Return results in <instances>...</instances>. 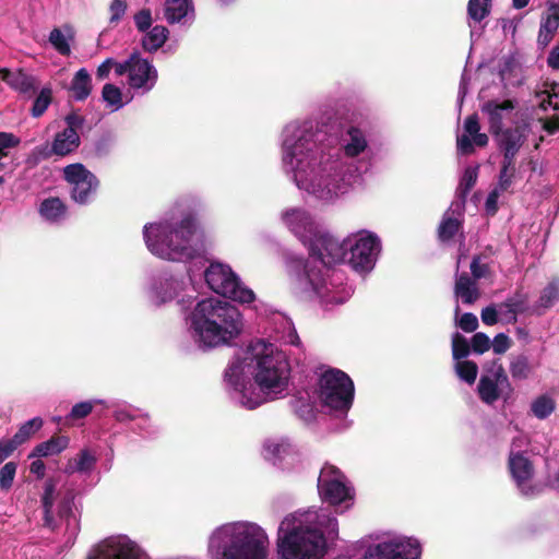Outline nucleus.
Returning <instances> with one entry per match:
<instances>
[{
	"label": "nucleus",
	"mask_w": 559,
	"mask_h": 559,
	"mask_svg": "<svg viewBox=\"0 0 559 559\" xmlns=\"http://www.w3.org/2000/svg\"><path fill=\"white\" fill-rule=\"evenodd\" d=\"M133 20L135 27L140 33H144L153 27V16L150 9L140 10L134 14Z\"/></svg>",
	"instance_id": "54"
},
{
	"label": "nucleus",
	"mask_w": 559,
	"mask_h": 559,
	"mask_svg": "<svg viewBox=\"0 0 559 559\" xmlns=\"http://www.w3.org/2000/svg\"><path fill=\"white\" fill-rule=\"evenodd\" d=\"M169 37V31L163 25H155L143 33L141 46L144 51L153 53L164 46Z\"/></svg>",
	"instance_id": "31"
},
{
	"label": "nucleus",
	"mask_w": 559,
	"mask_h": 559,
	"mask_svg": "<svg viewBox=\"0 0 559 559\" xmlns=\"http://www.w3.org/2000/svg\"><path fill=\"white\" fill-rule=\"evenodd\" d=\"M187 331L201 350L229 346L243 329L240 311L226 300L210 297L197 302L186 317Z\"/></svg>",
	"instance_id": "6"
},
{
	"label": "nucleus",
	"mask_w": 559,
	"mask_h": 559,
	"mask_svg": "<svg viewBox=\"0 0 559 559\" xmlns=\"http://www.w3.org/2000/svg\"><path fill=\"white\" fill-rule=\"evenodd\" d=\"M337 537L338 522L329 510H298L278 525L277 554L280 559H324Z\"/></svg>",
	"instance_id": "4"
},
{
	"label": "nucleus",
	"mask_w": 559,
	"mask_h": 559,
	"mask_svg": "<svg viewBox=\"0 0 559 559\" xmlns=\"http://www.w3.org/2000/svg\"><path fill=\"white\" fill-rule=\"evenodd\" d=\"M452 214H454L451 211ZM460 216L457 213H455ZM461 223L457 217L450 216V210L445 213L439 226V238L442 241L450 240L460 229Z\"/></svg>",
	"instance_id": "44"
},
{
	"label": "nucleus",
	"mask_w": 559,
	"mask_h": 559,
	"mask_svg": "<svg viewBox=\"0 0 559 559\" xmlns=\"http://www.w3.org/2000/svg\"><path fill=\"white\" fill-rule=\"evenodd\" d=\"M114 416L118 421L139 420L143 423V425L139 424V428L141 430H144L145 425L148 423V417L146 415H141L138 409L128 405L117 407Z\"/></svg>",
	"instance_id": "45"
},
{
	"label": "nucleus",
	"mask_w": 559,
	"mask_h": 559,
	"mask_svg": "<svg viewBox=\"0 0 559 559\" xmlns=\"http://www.w3.org/2000/svg\"><path fill=\"white\" fill-rule=\"evenodd\" d=\"M511 346L510 337L504 333H499L492 341V349L496 354H504Z\"/></svg>",
	"instance_id": "57"
},
{
	"label": "nucleus",
	"mask_w": 559,
	"mask_h": 559,
	"mask_svg": "<svg viewBox=\"0 0 559 559\" xmlns=\"http://www.w3.org/2000/svg\"><path fill=\"white\" fill-rule=\"evenodd\" d=\"M39 212L47 221L57 222L64 216L66 206L59 198H49L41 202Z\"/></svg>",
	"instance_id": "41"
},
{
	"label": "nucleus",
	"mask_w": 559,
	"mask_h": 559,
	"mask_svg": "<svg viewBox=\"0 0 559 559\" xmlns=\"http://www.w3.org/2000/svg\"><path fill=\"white\" fill-rule=\"evenodd\" d=\"M559 301V281H551L542 292L538 300L532 306V314L542 316Z\"/></svg>",
	"instance_id": "33"
},
{
	"label": "nucleus",
	"mask_w": 559,
	"mask_h": 559,
	"mask_svg": "<svg viewBox=\"0 0 559 559\" xmlns=\"http://www.w3.org/2000/svg\"><path fill=\"white\" fill-rule=\"evenodd\" d=\"M69 438L66 436L52 437L49 440L37 444L28 457H47L57 455L69 445Z\"/></svg>",
	"instance_id": "34"
},
{
	"label": "nucleus",
	"mask_w": 559,
	"mask_h": 559,
	"mask_svg": "<svg viewBox=\"0 0 559 559\" xmlns=\"http://www.w3.org/2000/svg\"><path fill=\"white\" fill-rule=\"evenodd\" d=\"M204 278L214 293L236 302L250 304L255 299L254 292L226 263L211 262L204 272Z\"/></svg>",
	"instance_id": "9"
},
{
	"label": "nucleus",
	"mask_w": 559,
	"mask_h": 559,
	"mask_svg": "<svg viewBox=\"0 0 559 559\" xmlns=\"http://www.w3.org/2000/svg\"><path fill=\"white\" fill-rule=\"evenodd\" d=\"M88 559H148L140 546L126 535L110 536L100 542Z\"/></svg>",
	"instance_id": "15"
},
{
	"label": "nucleus",
	"mask_w": 559,
	"mask_h": 559,
	"mask_svg": "<svg viewBox=\"0 0 559 559\" xmlns=\"http://www.w3.org/2000/svg\"><path fill=\"white\" fill-rule=\"evenodd\" d=\"M64 121L67 123L66 129H70L79 133V130L83 128L85 122L84 117L79 115L78 112H70L64 117Z\"/></svg>",
	"instance_id": "62"
},
{
	"label": "nucleus",
	"mask_w": 559,
	"mask_h": 559,
	"mask_svg": "<svg viewBox=\"0 0 559 559\" xmlns=\"http://www.w3.org/2000/svg\"><path fill=\"white\" fill-rule=\"evenodd\" d=\"M56 500V481L48 479L45 483L44 493L41 497V503L45 513V524L52 530L56 527V523L52 516V508Z\"/></svg>",
	"instance_id": "38"
},
{
	"label": "nucleus",
	"mask_w": 559,
	"mask_h": 559,
	"mask_svg": "<svg viewBox=\"0 0 559 559\" xmlns=\"http://www.w3.org/2000/svg\"><path fill=\"white\" fill-rule=\"evenodd\" d=\"M283 224L306 246L314 247L316 237L323 227L304 207H289L282 212Z\"/></svg>",
	"instance_id": "14"
},
{
	"label": "nucleus",
	"mask_w": 559,
	"mask_h": 559,
	"mask_svg": "<svg viewBox=\"0 0 559 559\" xmlns=\"http://www.w3.org/2000/svg\"><path fill=\"white\" fill-rule=\"evenodd\" d=\"M63 177L70 187L72 200L78 204H87L94 198L99 180L83 164H70L63 168Z\"/></svg>",
	"instance_id": "13"
},
{
	"label": "nucleus",
	"mask_w": 559,
	"mask_h": 559,
	"mask_svg": "<svg viewBox=\"0 0 559 559\" xmlns=\"http://www.w3.org/2000/svg\"><path fill=\"white\" fill-rule=\"evenodd\" d=\"M270 539L252 521H230L216 526L207 536L209 559H266Z\"/></svg>",
	"instance_id": "7"
},
{
	"label": "nucleus",
	"mask_w": 559,
	"mask_h": 559,
	"mask_svg": "<svg viewBox=\"0 0 559 559\" xmlns=\"http://www.w3.org/2000/svg\"><path fill=\"white\" fill-rule=\"evenodd\" d=\"M454 294L460 298L463 304L472 305L479 297V290L476 281L471 278L467 274L463 273L456 276Z\"/></svg>",
	"instance_id": "32"
},
{
	"label": "nucleus",
	"mask_w": 559,
	"mask_h": 559,
	"mask_svg": "<svg viewBox=\"0 0 559 559\" xmlns=\"http://www.w3.org/2000/svg\"><path fill=\"white\" fill-rule=\"evenodd\" d=\"M74 32L73 28L64 24L61 27H55L49 34V43L61 56H70L71 53V41L73 40Z\"/></svg>",
	"instance_id": "30"
},
{
	"label": "nucleus",
	"mask_w": 559,
	"mask_h": 559,
	"mask_svg": "<svg viewBox=\"0 0 559 559\" xmlns=\"http://www.w3.org/2000/svg\"><path fill=\"white\" fill-rule=\"evenodd\" d=\"M347 246L346 260L350 266L360 273L370 272L381 251V240L372 231L359 230L345 238Z\"/></svg>",
	"instance_id": "11"
},
{
	"label": "nucleus",
	"mask_w": 559,
	"mask_h": 559,
	"mask_svg": "<svg viewBox=\"0 0 559 559\" xmlns=\"http://www.w3.org/2000/svg\"><path fill=\"white\" fill-rule=\"evenodd\" d=\"M353 552V556L336 559H356L358 548L354 547ZM420 556L421 546L417 539L395 537L368 547L361 559H420Z\"/></svg>",
	"instance_id": "12"
},
{
	"label": "nucleus",
	"mask_w": 559,
	"mask_h": 559,
	"mask_svg": "<svg viewBox=\"0 0 559 559\" xmlns=\"http://www.w3.org/2000/svg\"><path fill=\"white\" fill-rule=\"evenodd\" d=\"M163 14L169 24L190 26L195 20L193 2H165Z\"/></svg>",
	"instance_id": "22"
},
{
	"label": "nucleus",
	"mask_w": 559,
	"mask_h": 559,
	"mask_svg": "<svg viewBox=\"0 0 559 559\" xmlns=\"http://www.w3.org/2000/svg\"><path fill=\"white\" fill-rule=\"evenodd\" d=\"M97 405H104L108 407L107 402L100 399H93L88 401H82L74 404L67 415L66 420L73 424L78 420L86 418Z\"/></svg>",
	"instance_id": "39"
},
{
	"label": "nucleus",
	"mask_w": 559,
	"mask_h": 559,
	"mask_svg": "<svg viewBox=\"0 0 559 559\" xmlns=\"http://www.w3.org/2000/svg\"><path fill=\"white\" fill-rule=\"evenodd\" d=\"M157 78V70L152 62L142 58L139 53L131 55V69L128 79L130 88L144 95L153 90Z\"/></svg>",
	"instance_id": "18"
},
{
	"label": "nucleus",
	"mask_w": 559,
	"mask_h": 559,
	"mask_svg": "<svg viewBox=\"0 0 559 559\" xmlns=\"http://www.w3.org/2000/svg\"><path fill=\"white\" fill-rule=\"evenodd\" d=\"M559 27V3H552L542 16L538 33V44L546 47L554 38Z\"/></svg>",
	"instance_id": "27"
},
{
	"label": "nucleus",
	"mask_w": 559,
	"mask_h": 559,
	"mask_svg": "<svg viewBox=\"0 0 559 559\" xmlns=\"http://www.w3.org/2000/svg\"><path fill=\"white\" fill-rule=\"evenodd\" d=\"M80 144L81 139L78 132L63 129L55 134L48 155L68 156L75 152Z\"/></svg>",
	"instance_id": "24"
},
{
	"label": "nucleus",
	"mask_w": 559,
	"mask_h": 559,
	"mask_svg": "<svg viewBox=\"0 0 559 559\" xmlns=\"http://www.w3.org/2000/svg\"><path fill=\"white\" fill-rule=\"evenodd\" d=\"M368 153L366 131L354 124L338 138L314 117L292 120L282 130V170L305 200L320 206L334 205L349 192Z\"/></svg>",
	"instance_id": "1"
},
{
	"label": "nucleus",
	"mask_w": 559,
	"mask_h": 559,
	"mask_svg": "<svg viewBox=\"0 0 559 559\" xmlns=\"http://www.w3.org/2000/svg\"><path fill=\"white\" fill-rule=\"evenodd\" d=\"M469 354V345L465 337L455 333L452 337V355L455 360H461Z\"/></svg>",
	"instance_id": "51"
},
{
	"label": "nucleus",
	"mask_w": 559,
	"mask_h": 559,
	"mask_svg": "<svg viewBox=\"0 0 559 559\" xmlns=\"http://www.w3.org/2000/svg\"><path fill=\"white\" fill-rule=\"evenodd\" d=\"M70 91L75 100L86 99L92 91V78L85 68H81L74 74Z\"/></svg>",
	"instance_id": "37"
},
{
	"label": "nucleus",
	"mask_w": 559,
	"mask_h": 559,
	"mask_svg": "<svg viewBox=\"0 0 559 559\" xmlns=\"http://www.w3.org/2000/svg\"><path fill=\"white\" fill-rule=\"evenodd\" d=\"M555 401L548 395H540L531 404V411L538 419H545L555 411Z\"/></svg>",
	"instance_id": "43"
},
{
	"label": "nucleus",
	"mask_w": 559,
	"mask_h": 559,
	"mask_svg": "<svg viewBox=\"0 0 559 559\" xmlns=\"http://www.w3.org/2000/svg\"><path fill=\"white\" fill-rule=\"evenodd\" d=\"M284 344L298 346L300 341L292 321L281 317L270 340H253L230 359L224 382L234 402L254 409L285 395L290 366L280 348Z\"/></svg>",
	"instance_id": "2"
},
{
	"label": "nucleus",
	"mask_w": 559,
	"mask_h": 559,
	"mask_svg": "<svg viewBox=\"0 0 559 559\" xmlns=\"http://www.w3.org/2000/svg\"><path fill=\"white\" fill-rule=\"evenodd\" d=\"M52 100V91L50 87H43L34 100L31 114L33 117H40L49 107Z\"/></svg>",
	"instance_id": "48"
},
{
	"label": "nucleus",
	"mask_w": 559,
	"mask_h": 559,
	"mask_svg": "<svg viewBox=\"0 0 559 559\" xmlns=\"http://www.w3.org/2000/svg\"><path fill=\"white\" fill-rule=\"evenodd\" d=\"M17 144L19 140L12 133L0 132V154H2V157L8 155V148L14 147Z\"/></svg>",
	"instance_id": "61"
},
{
	"label": "nucleus",
	"mask_w": 559,
	"mask_h": 559,
	"mask_svg": "<svg viewBox=\"0 0 559 559\" xmlns=\"http://www.w3.org/2000/svg\"><path fill=\"white\" fill-rule=\"evenodd\" d=\"M58 515L60 520L66 521V527L69 532V538L74 537L79 532V520L72 512L71 499H63L58 506Z\"/></svg>",
	"instance_id": "40"
},
{
	"label": "nucleus",
	"mask_w": 559,
	"mask_h": 559,
	"mask_svg": "<svg viewBox=\"0 0 559 559\" xmlns=\"http://www.w3.org/2000/svg\"><path fill=\"white\" fill-rule=\"evenodd\" d=\"M293 406L304 420L310 421L314 418V406L311 403H301V399H296Z\"/></svg>",
	"instance_id": "55"
},
{
	"label": "nucleus",
	"mask_w": 559,
	"mask_h": 559,
	"mask_svg": "<svg viewBox=\"0 0 559 559\" xmlns=\"http://www.w3.org/2000/svg\"><path fill=\"white\" fill-rule=\"evenodd\" d=\"M471 271L473 275V280H479L486 277L489 271L488 264L480 263V258L475 257L471 263Z\"/></svg>",
	"instance_id": "60"
},
{
	"label": "nucleus",
	"mask_w": 559,
	"mask_h": 559,
	"mask_svg": "<svg viewBox=\"0 0 559 559\" xmlns=\"http://www.w3.org/2000/svg\"><path fill=\"white\" fill-rule=\"evenodd\" d=\"M455 371L461 380L473 384L477 378L478 367L474 361L459 360L455 364Z\"/></svg>",
	"instance_id": "46"
},
{
	"label": "nucleus",
	"mask_w": 559,
	"mask_h": 559,
	"mask_svg": "<svg viewBox=\"0 0 559 559\" xmlns=\"http://www.w3.org/2000/svg\"><path fill=\"white\" fill-rule=\"evenodd\" d=\"M490 347V340L485 333H476L472 338V349L474 353L484 354Z\"/></svg>",
	"instance_id": "56"
},
{
	"label": "nucleus",
	"mask_w": 559,
	"mask_h": 559,
	"mask_svg": "<svg viewBox=\"0 0 559 559\" xmlns=\"http://www.w3.org/2000/svg\"><path fill=\"white\" fill-rule=\"evenodd\" d=\"M459 326L465 332H474L478 328V319L475 314L466 312L459 320Z\"/></svg>",
	"instance_id": "59"
},
{
	"label": "nucleus",
	"mask_w": 559,
	"mask_h": 559,
	"mask_svg": "<svg viewBox=\"0 0 559 559\" xmlns=\"http://www.w3.org/2000/svg\"><path fill=\"white\" fill-rule=\"evenodd\" d=\"M510 392L511 385L502 366L479 380L478 394L486 404H492L504 393L508 395Z\"/></svg>",
	"instance_id": "19"
},
{
	"label": "nucleus",
	"mask_w": 559,
	"mask_h": 559,
	"mask_svg": "<svg viewBox=\"0 0 559 559\" xmlns=\"http://www.w3.org/2000/svg\"><path fill=\"white\" fill-rule=\"evenodd\" d=\"M43 426V419L39 417L32 418L25 421L17 432L14 435L16 441L25 442L31 436L38 431Z\"/></svg>",
	"instance_id": "49"
},
{
	"label": "nucleus",
	"mask_w": 559,
	"mask_h": 559,
	"mask_svg": "<svg viewBox=\"0 0 559 559\" xmlns=\"http://www.w3.org/2000/svg\"><path fill=\"white\" fill-rule=\"evenodd\" d=\"M97 462V457L88 449L81 450L76 456L70 459L64 466V473L72 475L74 473L90 474Z\"/></svg>",
	"instance_id": "29"
},
{
	"label": "nucleus",
	"mask_w": 559,
	"mask_h": 559,
	"mask_svg": "<svg viewBox=\"0 0 559 559\" xmlns=\"http://www.w3.org/2000/svg\"><path fill=\"white\" fill-rule=\"evenodd\" d=\"M496 69L504 86L514 85L519 83V64L513 56L508 55L500 58L498 60Z\"/></svg>",
	"instance_id": "36"
},
{
	"label": "nucleus",
	"mask_w": 559,
	"mask_h": 559,
	"mask_svg": "<svg viewBox=\"0 0 559 559\" xmlns=\"http://www.w3.org/2000/svg\"><path fill=\"white\" fill-rule=\"evenodd\" d=\"M110 22L117 23L124 15L127 11V2H111L110 5Z\"/></svg>",
	"instance_id": "64"
},
{
	"label": "nucleus",
	"mask_w": 559,
	"mask_h": 559,
	"mask_svg": "<svg viewBox=\"0 0 559 559\" xmlns=\"http://www.w3.org/2000/svg\"><path fill=\"white\" fill-rule=\"evenodd\" d=\"M112 141L109 136H103L94 143V154L97 157L107 156L110 153Z\"/></svg>",
	"instance_id": "58"
},
{
	"label": "nucleus",
	"mask_w": 559,
	"mask_h": 559,
	"mask_svg": "<svg viewBox=\"0 0 559 559\" xmlns=\"http://www.w3.org/2000/svg\"><path fill=\"white\" fill-rule=\"evenodd\" d=\"M314 242L316 248L308 247L307 260L298 257L289 259L287 270L292 285L326 308L342 305L350 298L353 289L344 285V274L330 266L346 260L345 239L341 241L323 228Z\"/></svg>",
	"instance_id": "3"
},
{
	"label": "nucleus",
	"mask_w": 559,
	"mask_h": 559,
	"mask_svg": "<svg viewBox=\"0 0 559 559\" xmlns=\"http://www.w3.org/2000/svg\"><path fill=\"white\" fill-rule=\"evenodd\" d=\"M509 469L520 492L523 496H533L535 493V487L532 485L534 468L528 457L522 452L511 451Z\"/></svg>",
	"instance_id": "20"
},
{
	"label": "nucleus",
	"mask_w": 559,
	"mask_h": 559,
	"mask_svg": "<svg viewBox=\"0 0 559 559\" xmlns=\"http://www.w3.org/2000/svg\"><path fill=\"white\" fill-rule=\"evenodd\" d=\"M532 368L530 366L528 359L524 355L516 356L512 359L510 364V373L513 379L524 380L527 379Z\"/></svg>",
	"instance_id": "47"
},
{
	"label": "nucleus",
	"mask_w": 559,
	"mask_h": 559,
	"mask_svg": "<svg viewBox=\"0 0 559 559\" xmlns=\"http://www.w3.org/2000/svg\"><path fill=\"white\" fill-rule=\"evenodd\" d=\"M17 469V464L14 462H8L0 469V488L3 490H8L11 488L15 474Z\"/></svg>",
	"instance_id": "50"
},
{
	"label": "nucleus",
	"mask_w": 559,
	"mask_h": 559,
	"mask_svg": "<svg viewBox=\"0 0 559 559\" xmlns=\"http://www.w3.org/2000/svg\"><path fill=\"white\" fill-rule=\"evenodd\" d=\"M478 167H467L460 180L456 190V200L450 205V211L453 213L462 214L465 205V199L469 190L474 187L477 180Z\"/></svg>",
	"instance_id": "28"
},
{
	"label": "nucleus",
	"mask_w": 559,
	"mask_h": 559,
	"mask_svg": "<svg viewBox=\"0 0 559 559\" xmlns=\"http://www.w3.org/2000/svg\"><path fill=\"white\" fill-rule=\"evenodd\" d=\"M3 81L14 91L19 92L25 97H32L38 87V80L36 76L17 70L12 73H5Z\"/></svg>",
	"instance_id": "26"
},
{
	"label": "nucleus",
	"mask_w": 559,
	"mask_h": 559,
	"mask_svg": "<svg viewBox=\"0 0 559 559\" xmlns=\"http://www.w3.org/2000/svg\"><path fill=\"white\" fill-rule=\"evenodd\" d=\"M355 388L352 379L342 370L328 369L319 381V399L337 416L348 413L354 401Z\"/></svg>",
	"instance_id": "8"
},
{
	"label": "nucleus",
	"mask_w": 559,
	"mask_h": 559,
	"mask_svg": "<svg viewBox=\"0 0 559 559\" xmlns=\"http://www.w3.org/2000/svg\"><path fill=\"white\" fill-rule=\"evenodd\" d=\"M185 287L186 282L182 277L163 272L150 280L146 297L152 305L159 307L179 297Z\"/></svg>",
	"instance_id": "16"
},
{
	"label": "nucleus",
	"mask_w": 559,
	"mask_h": 559,
	"mask_svg": "<svg viewBox=\"0 0 559 559\" xmlns=\"http://www.w3.org/2000/svg\"><path fill=\"white\" fill-rule=\"evenodd\" d=\"M497 138L499 146L503 151V159L507 165H512L514 157L523 143L522 133L518 128L501 130Z\"/></svg>",
	"instance_id": "25"
},
{
	"label": "nucleus",
	"mask_w": 559,
	"mask_h": 559,
	"mask_svg": "<svg viewBox=\"0 0 559 559\" xmlns=\"http://www.w3.org/2000/svg\"><path fill=\"white\" fill-rule=\"evenodd\" d=\"M263 457L274 466L289 471L300 463L297 449L285 438H270L262 448Z\"/></svg>",
	"instance_id": "17"
},
{
	"label": "nucleus",
	"mask_w": 559,
	"mask_h": 559,
	"mask_svg": "<svg viewBox=\"0 0 559 559\" xmlns=\"http://www.w3.org/2000/svg\"><path fill=\"white\" fill-rule=\"evenodd\" d=\"M514 175V165H507V160L503 159L502 168L499 176L498 185L495 189H498L499 192L507 191L512 185V177Z\"/></svg>",
	"instance_id": "53"
},
{
	"label": "nucleus",
	"mask_w": 559,
	"mask_h": 559,
	"mask_svg": "<svg viewBox=\"0 0 559 559\" xmlns=\"http://www.w3.org/2000/svg\"><path fill=\"white\" fill-rule=\"evenodd\" d=\"M103 100L111 111H117L124 106L122 92L114 84H105L102 91Z\"/></svg>",
	"instance_id": "42"
},
{
	"label": "nucleus",
	"mask_w": 559,
	"mask_h": 559,
	"mask_svg": "<svg viewBox=\"0 0 559 559\" xmlns=\"http://www.w3.org/2000/svg\"><path fill=\"white\" fill-rule=\"evenodd\" d=\"M498 316H500L499 307H486L481 311V320L487 325H493L498 322Z\"/></svg>",
	"instance_id": "63"
},
{
	"label": "nucleus",
	"mask_w": 559,
	"mask_h": 559,
	"mask_svg": "<svg viewBox=\"0 0 559 559\" xmlns=\"http://www.w3.org/2000/svg\"><path fill=\"white\" fill-rule=\"evenodd\" d=\"M467 13L474 22H480L490 13V2H468Z\"/></svg>",
	"instance_id": "52"
},
{
	"label": "nucleus",
	"mask_w": 559,
	"mask_h": 559,
	"mask_svg": "<svg viewBox=\"0 0 559 559\" xmlns=\"http://www.w3.org/2000/svg\"><path fill=\"white\" fill-rule=\"evenodd\" d=\"M514 107V103L510 99L489 100L481 106V111L487 115L489 130L493 135H498L503 123L511 120Z\"/></svg>",
	"instance_id": "21"
},
{
	"label": "nucleus",
	"mask_w": 559,
	"mask_h": 559,
	"mask_svg": "<svg viewBox=\"0 0 559 559\" xmlns=\"http://www.w3.org/2000/svg\"><path fill=\"white\" fill-rule=\"evenodd\" d=\"M195 203L193 198L180 199L163 216L143 226V241L150 253L171 262H188L200 254Z\"/></svg>",
	"instance_id": "5"
},
{
	"label": "nucleus",
	"mask_w": 559,
	"mask_h": 559,
	"mask_svg": "<svg viewBox=\"0 0 559 559\" xmlns=\"http://www.w3.org/2000/svg\"><path fill=\"white\" fill-rule=\"evenodd\" d=\"M318 492L321 500L341 512L354 504L355 490L347 477L336 466L324 464L318 477Z\"/></svg>",
	"instance_id": "10"
},
{
	"label": "nucleus",
	"mask_w": 559,
	"mask_h": 559,
	"mask_svg": "<svg viewBox=\"0 0 559 559\" xmlns=\"http://www.w3.org/2000/svg\"><path fill=\"white\" fill-rule=\"evenodd\" d=\"M480 130L479 121L476 115L468 116L464 121V133L457 136L456 145L457 152L461 155H468L473 153L474 148L472 145L471 138L478 133Z\"/></svg>",
	"instance_id": "35"
},
{
	"label": "nucleus",
	"mask_w": 559,
	"mask_h": 559,
	"mask_svg": "<svg viewBox=\"0 0 559 559\" xmlns=\"http://www.w3.org/2000/svg\"><path fill=\"white\" fill-rule=\"evenodd\" d=\"M500 317L508 323H515L518 314H532V307L528 306V296L525 293L516 292L512 297L499 305Z\"/></svg>",
	"instance_id": "23"
}]
</instances>
